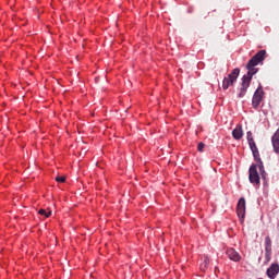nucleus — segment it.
I'll return each instance as SVG.
<instances>
[{
	"instance_id": "obj_2",
	"label": "nucleus",
	"mask_w": 279,
	"mask_h": 279,
	"mask_svg": "<svg viewBox=\"0 0 279 279\" xmlns=\"http://www.w3.org/2000/svg\"><path fill=\"white\" fill-rule=\"evenodd\" d=\"M246 138L250 145V149L252 150V154L254 156V159L256 162H259V171L263 180H266L267 172H265V166H263V160H260V154L258 153V147L256 146V143L254 142V136L252 135V131H248L246 133Z\"/></svg>"
},
{
	"instance_id": "obj_13",
	"label": "nucleus",
	"mask_w": 279,
	"mask_h": 279,
	"mask_svg": "<svg viewBox=\"0 0 279 279\" xmlns=\"http://www.w3.org/2000/svg\"><path fill=\"white\" fill-rule=\"evenodd\" d=\"M56 182H61V183H64L66 182V178L65 177H56Z\"/></svg>"
},
{
	"instance_id": "obj_6",
	"label": "nucleus",
	"mask_w": 279,
	"mask_h": 279,
	"mask_svg": "<svg viewBox=\"0 0 279 279\" xmlns=\"http://www.w3.org/2000/svg\"><path fill=\"white\" fill-rule=\"evenodd\" d=\"M265 260L266 263L271 260V238L269 235L265 238Z\"/></svg>"
},
{
	"instance_id": "obj_3",
	"label": "nucleus",
	"mask_w": 279,
	"mask_h": 279,
	"mask_svg": "<svg viewBox=\"0 0 279 279\" xmlns=\"http://www.w3.org/2000/svg\"><path fill=\"white\" fill-rule=\"evenodd\" d=\"M241 73V70L239 68H235L232 70V72L228 75V77L223 78L222 82V88L223 90H228L234 82L239 78V74Z\"/></svg>"
},
{
	"instance_id": "obj_7",
	"label": "nucleus",
	"mask_w": 279,
	"mask_h": 279,
	"mask_svg": "<svg viewBox=\"0 0 279 279\" xmlns=\"http://www.w3.org/2000/svg\"><path fill=\"white\" fill-rule=\"evenodd\" d=\"M236 214L240 219H245V198L241 197L238 202Z\"/></svg>"
},
{
	"instance_id": "obj_9",
	"label": "nucleus",
	"mask_w": 279,
	"mask_h": 279,
	"mask_svg": "<svg viewBox=\"0 0 279 279\" xmlns=\"http://www.w3.org/2000/svg\"><path fill=\"white\" fill-rule=\"evenodd\" d=\"M227 256L234 263H239V260H241V255L234 248L227 250Z\"/></svg>"
},
{
	"instance_id": "obj_1",
	"label": "nucleus",
	"mask_w": 279,
	"mask_h": 279,
	"mask_svg": "<svg viewBox=\"0 0 279 279\" xmlns=\"http://www.w3.org/2000/svg\"><path fill=\"white\" fill-rule=\"evenodd\" d=\"M265 56H267V51L259 50L247 62V73L242 77V84L238 94L239 99L243 98V96L247 94V88H250V84H252V78L258 73V68L256 66H258V64L265 60Z\"/></svg>"
},
{
	"instance_id": "obj_10",
	"label": "nucleus",
	"mask_w": 279,
	"mask_h": 279,
	"mask_svg": "<svg viewBox=\"0 0 279 279\" xmlns=\"http://www.w3.org/2000/svg\"><path fill=\"white\" fill-rule=\"evenodd\" d=\"M232 136H233V138H235V141H241V138H243V128L242 126H236L232 131Z\"/></svg>"
},
{
	"instance_id": "obj_14",
	"label": "nucleus",
	"mask_w": 279,
	"mask_h": 279,
	"mask_svg": "<svg viewBox=\"0 0 279 279\" xmlns=\"http://www.w3.org/2000/svg\"><path fill=\"white\" fill-rule=\"evenodd\" d=\"M204 147H206V145L201 142L197 146L198 151H204Z\"/></svg>"
},
{
	"instance_id": "obj_8",
	"label": "nucleus",
	"mask_w": 279,
	"mask_h": 279,
	"mask_svg": "<svg viewBox=\"0 0 279 279\" xmlns=\"http://www.w3.org/2000/svg\"><path fill=\"white\" fill-rule=\"evenodd\" d=\"M268 278L276 279V277L279 274V265L278 264H271L270 267L266 271Z\"/></svg>"
},
{
	"instance_id": "obj_5",
	"label": "nucleus",
	"mask_w": 279,
	"mask_h": 279,
	"mask_svg": "<svg viewBox=\"0 0 279 279\" xmlns=\"http://www.w3.org/2000/svg\"><path fill=\"white\" fill-rule=\"evenodd\" d=\"M265 96V92L263 90V86H258L253 95L252 106L253 108H258L260 106V101H263V97Z\"/></svg>"
},
{
	"instance_id": "obj_11",
	"label": "nucleus",
	"mask_w": 279,
	"mask_h": 279,
	"mask_svg": "<svg viewBox=\"0 0 279 279\" xmlns=\"http://www.w3.org/2000/svg\"><path fill=\"white\" fill-rule=\"evenodd\" d=\"M208 265H210V259L208 256L203 257V263L201 264V270L206 271L208 269Z\"/></svg>"
},
{
	"instance_id": "obj_12",
	"label": "nucleus",
	"mask_w": 279,
	"mask_h": 279,
	"mask_svg": "<svg viewBox=\"0 0 279 279\" xmlns=\"http://www.w3.org/2000/svg\"><path fill=\"white\" fill-rule=\"evenodd\" d=\"M39 215H41L43 217L49 218L51 217V210L46 211L45 209H39Z\"/></svg>"
},
{
	"instance_id": "obj_4",
	"label": "nucleus",
	"mask_w": 279,
	"mask_h": 279,
	"mask_svg": "<svg viewBox=\"0 0 279 279\" xmlns=\"http://www.w3.org/2000/svg\"><path fill=\"white\" fill-rule=\"evenodd\" d=\"M260 162L257 161V165H252L248 169V179L251 184H260V175L258 174V169H260Z\"/></svg>"
}]
</instances>
